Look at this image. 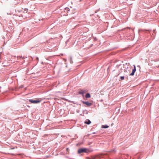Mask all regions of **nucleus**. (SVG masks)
<instances>
[{
  "label": "nucleus",
  "mask_w": 159,
  "mask_h": 159,
  "mask_svg": "<svg viewBox=\"0 0 159 159\" xmlns=\"http://www.w3.org/2000/svg\"><path fill=\"white\" fill-rule=\"evenodd\" d=\"M131 70V67L130 66H128L124 70V71L126 72L128 74L130 73Z\"/></svg>",
  "instance_id": "f03ea898"
},
{
  "label": "nucleus",
  "mask_w": 159,
  "mask_h": 159,
  "mask_svg": "<svg viewBox=\"0 0 159 159\" xmlns=\"http://www.w3.org/2000/svg\"><path fill=\"white\" fill-rule=\"evenodd\" d=\"M86 92L87 91L86 90H81L79 91V93L83 94L84 93Z\"/></svg>",
  "instance_id": "423d86ee"
},
{
  "label": "nucleus",
  "mask_w": 159,
  "mask_h": 159,
  "mask_svg": "<svg viewBox=\"0 0 159 159\" xmlns=\"http://www.w3.org/2000/svg\"><path fill=\"white\" fill-rule=\"evenodd\" d=\"M89 151L87 148H80L78 150V153L79 154H80L83 152L87 153Z\"/></svg>",
  "instance_id": "f257e3e1"
},
{
  "label": "nucleus",
  "mask_w": 159,
  "mask_h": 159,
  "mask_svg": "<svg viewBox=\"0 0 159 159\" xmlns=\"http://www.w3.org/2000/svg\"><path fill=\"white\" fill-rule=\"evenodd\" d=\"M120 78L121 80H123L124 79V76H121Z\"/></svg>",
  "instance_id": "9d476101"
},
{
  "label": "nucleus",
  "mask_w": 159,
  "mask_h": 159,
  "mask_svg": "<svg viewBox=\"0 0 159 159\" xmlns=\"http://www.w3.org/2000/svg\"><path fill=\"white\" fill-rule=\"evenodd\" d=\"M84 123L85 124L89 125L91 123V122L89 120H86L85 121Z\"/></svg>",
  "instance_id": "0eeeda50"
},
{
  "label": "nucleus",
  "mask_w": 159,
  "mask_h": 159,
  "mask_svg": "<svg viewBox=\"0 0 159 159\" xmlns=\"http://www.w3.org/2000/svg\"><path fill=\"white\" fill-rule=\"evenodd\" d=\"M82 102L83 104L86 105L87 107H89L92 105V104L91 103L89 102L88 101H86V102L82 101Z\"/></svg>",
  "instance_id": "7ed1b4c3"
},
{
  "label": "nucleus",
  "mask_w": 159,
  "mask_h": 159,
  "mask_svg": "<svg viewBox=\"0 0 159 159\" xmlns=\"http://www.w3.org/2000/svg\"><path fill=\"white\" fill-rule=\"evenodd\" d=\"M127 28H129L128 27H127Z\"/></svg>",
  "instance_id": "9b49d317"
},
{
  "label": "nucleus",
  "mask_w": 159,
  "mask_h": 159,
  "mask_svg": "<svg viewBox=\"0 0 159 159\" xmlns=\"http://www.w3.org/2000/svg\"><path fill=\"white\" fill-rule=\"evenodd\" d=\"M29 101L32 103H37L40 102V101L34 100L32 99H29Z\"/></svg>",
  "instance_id": "20e7f679"
},
{
  "label": "nucleus",
  "mask_w": 159,
  "mask_h": 159,
  "mask_svg": "<svg viewBox=\"0 0 159 159\" xmlns=\"http://www.w3.org/2000/svg\"><path fill=\"white\" fill-rule=\"evenodd\" d=\"M136 71V67L135 66H134V67L133 69L132 70V72L131 74H130L129 75L133 76L134 75V73Z\"/></svg>",
  "instance_id": "39448f33"
},
{
  "label": "nucleus",
  "mask_w": 159,
  "mask_h": 159,
  "mask_svg": "<svg viewBox=\"0 0 159 159\" xmlns=\"http://www.w3.org/2000/svg\"><path fill=\"white\" fill-rule=\"evenodd\" d=\"M85 97L86 98H90V94L89 93H87L86 94V95H85Z\"/></svg>",
  "instance_id": "1a4fd4ad"
},
{
  "label": "nucleus",
  "mask_w": 159,
  "mask_h": 159,
  "mask_svg": "<svg viewBox=\"0 0 159 159\" xmlns=\"http://www.w3.org/2000/svg\"><path fill=\"white\" fill-rule=\"evenodd\" d=\"M109 126L107 125H102L101 126V128H108Z\"/></svg>",
  "instance_id": "6e6552de"
}]
</instances>
